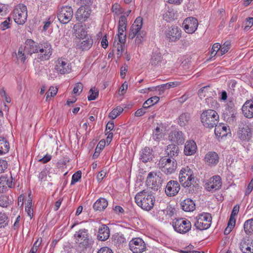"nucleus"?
I'll return each instance as SVG.
<instances>
[{"label": "nucleus", "mask_w": 253, "mask_h": 253, "mask_svg": "<svg viewBox=\"0 0 253 253\" xmlns=\"http://www.w3.org/2000/svg\"><path fill=\"white\" fill-rule=\"evenodd\" d=\"M134 199L136 204L146 211L151 210L155 202V198L152 192H149L146 190L137 193Z\"/></svg>", "instance_id": "1"}, {"label": "nucleus", "mask_w": 253, "mask_h": 253, "mask_svg": "<svg viewBox=\"0 0 253 253\" xmlns=\"http://www.w3.org/2000/svg\"><path fill=\"white\" fill-rule=\"evenodd\" d=\"M143 24V18L138 17L129 29L128 38L132 40L136 37L135 43L139 45L145 40L146 33L144 31H141Z\"/></svg>", "instance_id": "2"}, {"label": "nucleus", "mask_w": 253, "mask_h": 253, "mask_svg": "<svg viewBox=\"0 0 253 253\" xmlns=\"http://www.w3.org/2000/svg\"><path fill=\"white\" fill-rule=\"evenodd\" d=\"M75 242L77 247L81 251L88 248L92 244V241L89 238L88 230L85 228L81 229L76 232L74 235Z\"/></svg>", "instance_id": "3"}, {"label": "nucleus", "mask_w": 253, "mask_h": 253, "mask_svg": "<svg viewBox=\"0 0 253 253\" xmlns=\"http://www.w3.org/2000/svg\"><path fill=\"white\" fill-rule=\"evenodd\" d=\"M201 120L204 126L211 128L218 123L219 116L215 111L209 109L203 112L201 115Z\"/></svg>", "instance_id": "4"}, {"label": "nucleus", "mask_w": 253, "mask_h": 253, "mask_svg": "<svg viewBox=\"0 0 253 253\" xmlns=\"http://www.w3.org/2000/svg\"><path fill=\"white\" fill-rule=\"evenodd\" d=\"M158 167L167 174L173 173L177 168V162L174 158L168 156L161 158L158 164Z\"/></svg>", "instance_id": "5"}, {"label": "nucleus", "mask_w": 253, "mask_h": 253, "mask_svg": "<svg viewBox=\"0 0 253 253\" xmlns=\"http://www.w3.org/2000/svg\"><path fill=\"white\" fill-rule=\"evenodd\" d=\"M179 182L184 187H189L194 185L195 178L193 170L188 167L183 168L179 174Z\"/></svg>", "instance_id": "6"}, {"label": "nucleus", "mask_w": 253, "mask_h": 253, "mask_svg": "<svg viewBox=\"0 0 253 253\" xmlns=\"http://www.w3.org/2000/svg\"><path fill=\"white\" fill-rule=\"evenodd\" d=\"M27 8L23 4H19L15 6L13 11V16L15 23L19 25H23L27 18Z\"/></svg>", "instance_id": "7"}, {"label": "nucleus", "mask_w": 253, "mask_h": 253, "mask_svg": "<svg viewBox=\"0 0 253 253\" xmlns=\"http://www.w3.org/2000/svg\"><path fill=\"white\" fill-rule=\"evenodd\" d=\"M37 53V58L41 61L48 60L50 58L53 49L48 42H40Z\"/></svg>", "instance_id": "8"}, {"label": "nucleus", "mask_w": 253, "mask_h": 253, "mask_svg": "<svg viewBox=\"0 0 253 253\" xmlns=\"http://www.w3.org/2000/svg\"><path fill=\"white\" fill-rule=\"evenodd\" d=\"M172 226L175 231L184 234L188 232L191 228V223L186 218H175L172 222Z\"/></svg>", "instance_id": "9"}, {"label": "nucleus", "mask_w": 253, "mask_h": 253, "mask_svg": "<svg viewBox=\"0 0 253 253\" xmlns=\"http://www.w3.org/2000/svg\"><path fill=\"white\" fill-rule=\"evenodd\" d=\"M57 15L59 21L61 23L67 24L71 20L73 17V9L70 6H59Z\"/></svg>", "instance_id": "10"}, {"label": "nucleus", "mask_w": 253, "mask_h": 253, "mask_svg": "<svg viewBox=\"0 0 253 253\" xmlns=\"http://www.w3.org/2000/svg\"><path fill=\"white\" fill-rule=\"evenodd\" d=\"M211 216L209 213H203L196 217L195 226L197 229L204 230L210 227Z\"/></svg>", "instance_id": "11"}, {"label": "nucleus", "mask_w": 253, "mask_h": 253, "mask_svg": "<svg viewBox=\"0 0 253 253\" xmlns=\"http://www.w3.org/2000/svg\"><path fill=\"white\" fill-rule=\"evenodd\" d=\"M129 247L133 253H142L146 249L144 242L140 238L132 239L129 243Z\"/></svg>", "instance_id": "12"}, {"label": "nucleus", "mask_w": 253, "mask_h": 253, "mask_svg": "<svg viewBox=\"0 0 253 253\" xmlns=\"http://www.w3.org/2000/svg\"><path fill=\"white\" fill-rule=\"evenodd\" d=\"M182 25L187 33L193 34L197 29L198 26V20L193 17H188L184 20Z\"/></svg>", "instance_id": "13"}, {"label": "nucleus", "mask_w": 253, "mask_h": 253, "mask_svg": "<svg viewBox=\"0 0 253 253\" xmlns=\"http://www.w3.org/2000/svg\"><path fill=\"white\" fill-rule=\"evenodd\" d=\"M166 39L170 42H175L181 37V31L177 26L169 28L166 33Z\"/></svg>", "instance_id": "14"}, {"label": "nucleus", "mask_w": 253, "mask_h": 253, "mask_svg": "<svg viewBox=\"0 0 253 253\" xmlns=\"http://www.w3.org/2000/svg\"><path fill=\"white\" fill-rule=\"evenodd\" d=\"M238 135L240 139L243 141H248L252 137L251 128L246 124L239 125Z\"/></svg>", "instance_id": "15"}, {"label": "nucleus", "mask_w": 253, "mask_h": 253, "mask_svg": "<svg viewBox=\"0 0 253 253\" xmlns=\"http://www.w3.org/2000/svg\"><path fill=\"white\" fill-rule=\"evenodd\" d=\"M90 13L89 6H81L76 13V19L79 22H84L89 18Z\"/></svg>", "instance_id": "16"}, {"label": "nucleus", "mask_w": 253, "mask_h": 253, "mask_svg": "<svg viewBox=\"0 0 253 253\" xmlns=\"http://www.w3.org/2000/svg\"><path fill=\"white\" fill-rule=\"evenodd\" d=\"M221 187V178L219 176L215 175L210 179L209 182L206 184V188L212 192L220 189Z\"/></svg>", "instance_id": "17"}, {"label": "nucleus", "mask_w": 253, "mask_h": 253, "mask_svg": "<svg viewBox=\"0 0 253 253\" xmlns=\"http://www.w3.org/2000/svg\"><path fill=\"white\" fill-rule=\"evenodd\" d=\"M180 190V185L176 181L170 180L168 182L166 189V194L168 196H174L176 195Z\"/></svg>", "instance_id": "18"}, {"label": "nucleus", "mask_w": 253, "mask_h": 253, "mask_svg": "<svg viewBox=\"0 0 253 253\" xmlns=\"http://www.w3.org/2000/svg\"><path fill=\"white\" fill-rule=\"evenodd\" d=\"M157 180H160V178L157 175L156 173L150 172L148 174L146 182L147 186L151 189L158 190L160 185L159 182H157Z\"/></svg>", "instance_id": "19"}, {"label": "nucleus", "mask_w": 253, "mask_h": 253, "mask_svg": "<svg viewBox=\"0 0 253 253\" xmlns=\"http://www.w3.org/2000/svg\"><path fill=\"white\" fill-rule=\"evenodd\" d=\"M218 155L214 151L208 152L204 157L205 162L209 166H216L219 162Z\"/></svg>", "instance_id": "20"}, {"label": "nucleus", "mask_w": 253, "mask_h": 253, "mask_svg": "<svg viewBox=\"0 0 253 253\" xmlns=\"http://www.w3.org/2000/svg\"><path fill=\"white\" fill-rule=\"evenodd\" d=\"M56 71L61 74H65L69 73L71 68L67 62L62 59H58L55 66Z\"/></svg>", "instance_id": "21"}, {"label": "nucleus", "mask_w": 253, "mask_h": 253, "mask_svg": "<svg viewBox=\"0 0 253 253\" xmlns=\"http://www.w3.org/2000/svg\"><path fill=\"white\" fill-rule=\"evenodd\" d=\"M243 115L247 118H253V101L252 100H247L242 108Z\"/></svg>", "instance_id": "22"}, {"label": "nucleus", "mask_w": 253, "mask_h": 253, "mask_svg": "<svg viewBox=\"0 0 253 253\" xmlns=\"http://www.w3.org/2000/svg\"><path fill=\"white\" fill-rule=\"evenodd\" d=\"M240 249L243 253H253V241L243 239L240 244Z\"/></svg>", "instance_id": "23"}, {"label": "nucleus", "mask_w": 253, "mask_h": 253, "mask_svg": "<svg viewBox=\"0 0 253 253\" xmlns=\"http://www.w3.org/2000/svg\"><path fill=\"white\" fill-rule=\"evenodd\" d=\"M169 139L177 144H182L185 141V137L182 131L174 130L169 135Z\"/></svg>", "instance_id": "24"}, {"label": "nucleus", "mask_w": 253, "mask_h": 253, "mask_svg": "<svg viewBox=\"0 0 253 253\" xmlns=\"http://www.w3.org/2000/svg\"><path fill=\"white\" fill-rule=\"evenodd\" d=\"M92 39L90 37H87L79 40L77 42V46L82 50H87L92 46Z\"/></svg>", "instance_id": "25"}, {"label": "nucleus", "mask_w": 253, "mask_h": 253, "mask_svg": "<svg viewBox=\"0 0 253 253\" xmlns=\"http://www.w3.org/2000/svg\"><path fill=\"white\" fill-rule=\"evenodd\" d=\"M110 236V230L109 227L105 224L101 225L98 230L97 238L99 240L106 241Z\"/></svg>", "instance_id": "26"}, {"label": "nucleus", "mask_w": 253, "mask_h": 253, "mask_svg": "<svg viewBox=\"0 0 253 253\" xmlns=\"http://www.w3.org/2000/svg\"><path fill=\"white\" fill-rule=\"evenodd\" d=\"M197 145L193 140L187 141L185 144L184 153L187 156L195 154L197 150Z\"/></svg>", "instance_id": "27"}, {"label": "nucleus", "mask_w": 253, "mask_h": 253, "mask_svg": "<svg viewBox=\"0 0 253 253\" xmlns=\"http://www.w3.org/2000/svg\"><path fill=\"white\" fill-rule=\"evenodd\" d=\"M140 155V159L144 163L151 161L153 158L152 150L148 147H145L142 150Z\"/></svg>", "instance_id": "28"}, {"label": "nucleus", "mask_w": 253, "mask_h": 253, "mask_svg": "<svg viewBox=\"0 0 253 253\" xmlns=\"http://www.w3.org/2000/svg\"><path fill=\"white\" fill-rule=\"evenodd\" d=\"M182 209L186 212L192 211L195 209V204L191 199L187 198L182 201L181 204Z\"/></svg>", "instance_id": "29"}, {"label": "nucleus", "mask_w": 253, "mask_h": 253, "mask_svg": "<svg viewBox=\"0 0 253 253\" xmlns=\"http://www.w3.org/2000/svg\"><path fill=\"white\" fill-rule=\"evenodd\" d=\"M26 47L29 49V52L32 53H37L39 47L40 45V43H37L32 39H27L25 42Z\"/></svg>", "instance_id": "30"}, {"label": "nucleus", "mask_w": 253, "mask_h": 253, "mask_svg": "<svg viewBox=\"0 0 253 253\" xmlns=\"http://www.w3.org/2000/svg\"><path fill=\"white\" fill-rule=\"evenodd\" d=\"M214 129V133L216 136L218 137H223L226 136L227 135L228 127L223 124L216 125Z\"/></svg>", "instance_id": "31"}, {"label": "nucleus", "mask_w": 253, "mask_h": 253, "mask_svg": "<svg viewBox=\"0 0 253 253\" xmlns=\"http://www.w3.org/2000/svg\"><path fill=\"white\" fill-rule=\"evenodd\" d=\"M108 206V202L103 198H99L93 204V209L95 211H101L104 210Z\"/></svg>", "instance_id": "32"}, {"label": "nucleus", "mask_w": 253, "mask_h": 253, "mask_svg": "<svg viewBox=\"0 0 253 253\" xmlns=\"http://www.w3.org/2000/svg\"><path fill=\"white\" fill-rule=\"evenodd\" d=\"M168 156L172 158L173 156H177L179 153V148L175 144H169L166 150Z\"/></svg>", "instance_id": "33"}, {"label": "nucleus", "mask_w": 253, "mask_h": 253, "mask_svg": "<svg viewBox=\"0 0 253 253\" xmlns=\"http://www.w3.org/2000/svg\"><path fill=\"white\" fill-rule=\"evenodd\" d=\"M237 110L232 112H226L224 113V119L230 124H234L236 121Z\"/></svg>", "instance_id": "34"}, {"label": "nucleus", "mask_w": 253, "mask_h": 253, "mask_svg": "<svg viewBox=\"0 0 253 253\" xmlns=\"http://www.w3.org/2000/svg\"><path fill=\"white\" fill-rule=\"evenodd\" d=\"M9 149L8 141L2 136L0 137V155L7 153Z\"/></svg>", "instance_id": "35"}, {"label": "nucleus", "mask_w": 253, "mask_h": 253, "mask_svg": "<svg viewBox=\"0 0 253 253\" xmlns=\"http://www.w3.org/2000/svg\"><path fill=\"white\" fill-rule=\"evenodd\" d=\"M190 119V116L189 113H183L179 117L178 124L181 126H184L188 124Z\"/></svg>", "instance_id": "36"}, {"label": "nucleus", "mask_w": 253, "mask_h": 253, "mask_svg": "<svg viewBox=\"0 0 253 253\" xmlns=\"http://www.w3.org/2000/svg\"><path fill=\"white\" fill-rule=\"evenodd\" d=\"M125 43H121L119 42H116V39L115 40L113 50H117L118 57H121L122 56L124 50Z\"/></svg>", "instance_id": "37"}, {"label": "nucleus", "mask_w": 253, "mask_h": 253, "mask_svg": "<svg viewBox=\"0 0 253 253\" xmlns=\"http://www.w3.org/2000/svg\"><path fill=\"white\" fill-rule=\"evenodd\" d=\"M244 228L247 234L249 235L253 233V218L245 221L244 224Z\"/></svg>", "instance_id": "38"}, {"label": "nucleus", "mask_w": 253, "mask_h": 253, "mask_svg": "<svg viewBox=\"0 0 253 253\" xmlns=\"http://www.w3.org/2000/svg\"><path fill=\"white\" fill-rule=\"evenodd\" d=\"M175 12L172 9H169L163 15V19L167 22H170L175 18Z\"/></svg>", "instance_id": "39"}, {"label": "nucleus", "mask_w": 253, "mask_h": 253, "mask_svg": "<svg viewBox=\"0 0 253 253\" xmlns=\"http://www.w3.org/2000/svg\"><path fill=\"white\" fill-rule=\"evenodd\" d=\"M76 35L79 40L90 37L87 35V32L85 28L83 26H81L76 30Z\"/></svg>", "instance_id": "40"}, {"label": "nucleus", "mask_w": 253, "mask_h": 253, "mask_svg": "<svg viewBox=\"0 0 253 253\" xmlns=\"http://www.w3.org/2000/svg\"><path fill=\"white\" fill-rule=\"evenodd\" d=\"M180 84L178 82H169L165 84H163L158 87L160 88V91L164 92L165 89H169L171 87H176Z\"/></svg>", "instance_id": "41"}, {"label": "nucleus", "mask_w": 253, "mask_h": 253, "mask_svg": "<svg viewBox=\"0 0 253 253\" xmlns=\"http://www.w3.org/2000/svg\"><path fill=\"white\" fill-rule=\"evenodd\" d=\"M113 242L118 246L121 245L126 241V239L122 234L116 233L113 236Z\"/></svg>", "instance_id": "42"}, {"label": "nucleus", "mask_w": 253, "mask_h": 253, "mask_svg": "<svg viewBox=\"0 0 253 253\" xmlns=\"http://www.w3.org/2000/svg\"><path fill=\"white\" fill-rule=\"evenodd\" d=\"M159 100V97L156 96L152 97L147 99L143 105L144 108H148L156 104Z\"/></svg>", "instance_id": "43"}, {"label": "nucleus", "mask_w": 253, "mask_h": 253, "mask_svg": "<svg viewBox=\"0 0 253 253\" xmlns=\"http://www.w3.org/2000/svg\"><path fill=\"white\" fill-rule=\"evenodd\" d=\"M105 145V141L101 140L97 144L96 148L95 151L92 156L93 159H96L99 155L100 153L102 150L104 148V146Z\"/></svg>", "instance_id": "44"}, {"label": "nucleus", "mask_w": 253, "mask_h": 253, "mask_svg": "<svg viewBox=\"0 0 253 253\" xmlns=\"http://www.w3.org/2000/svg\"><path fill=\"white\" fill-rule=\"evenodd\" d=\"M127 20L125 15H122L119 19L118 30H126Z\"/></svg>", "instance_id": "45"}, {"label": "nucleus", "mask_w": 253, "mask_h": 253, "mask_svg": "<svg viewBox=\"0 0 253 253\" xmlns=\"http://www.w3.org/2000/svg\"><path fill=\"white\" fill-rule=\"evenodd\" d=\"M163 134L162 132V129L158 126H157L155 130L153 131L152 134V138L156 141H159L162 138Z\"/></svg>", "instance_id": "46"}, {"label": "nucleus", "mask_w": 253, "mask_h": 253, "mask_svg": "<svg viewBox=\"0 0 253 253\" xmlns=\"http://www.w3.org/2000/svg\"><path fill=\"white\" fill-rule=\"evenodd\" d=\"M161 55L160 53H154L151 59V64L153 66L159 65L161 62Z\"/></svg>", "instance_id": "47"}, {"label": "nucleus", "mask_w": 253, "mask_h": 253, "mask_svg": "<svg viewBox=\"0 0 253 253\" xmlns=\"http://www.w3.org/2000/svg\"><path fill=\"white\" fill-rule=\"evenodd\" d=\"M124 109L121 107H117L111 111L109 114V117L112 119L116 118L123 111Z\"/></svg>", "instance_id": "48"}, {"label": "nucleus", "mask_w": 253, "mask_h": 253, "mask_svg": "<svg viewBox=\"0 0 253 253\" xmlns=\"http://www.w3.org/2000/svg\"><path fill=\"white\" fill-rule=\"evenodd\" d=\"M118 39L121 43H125L126 41V31L123 30L122 29L118 30L117 34Z\"/></svg>", "instance_id": "49"}, {"label": "nucleus", "mask_w": 253, "mask_h": 253, "mask_svg": "<svg viewBox=\"0 0 253 253\" xmlns=\"http://www.w3.org/2000/svg\"><path fill=\"white\" fill-rule=\"evenodd\" d=\"M8 217L4 213L0 212V228L5 227L8 224Z\"/></svg>", "instance_id": "50"}, {"label": "nucleus", "mask_w": 253, "mask_h": 253, "mask_svg": "<svg viewBox=\"0 0 253 253\" xmlns=\"http://www.w3.org/2000/svg\"><path fill=\"white\" fill-rule=\"evenodd\" d=\"M89 93H90L88 96L87 99L89 101L95 100L99 95V91L97 89H95V88H91L89 91Z\"/></svg>", "instance_id": "51"}, {"label": "nucleus", "mask_w": 253, "mask_h": 253, "mask_svg": "<svg viewBox=\"0 0 253 253\" xmlns=\"http://www.w3.org/2000/svg\"><path fill=\"white\" fill-rule=\"evenodd\" d=\"M230 42L229 41L225 42L220 48V55H222L229 50L230 48Z\"/></svg>", "instance_id": "52"}, {"label": "nucleus", "mask_w": 253, "mask_h": 253, "mask_svg": "<svg viewBox=\"0 0 253 253\" xmlns=\"http://www.w3.org/2000/svg\"><path fill=\"white\" fill-rule=\"evenodd\" d=\"M58 91V88L56 87L50 86L48 92L46 93V100H47L49 97L55 96Z\"/></svg>", "instance_id": "53"}, {"label": "nucleus", "mask_w": 253, "mask_h": 253, "mask_svg": "<svg viewBox=\"0 0 253 253\" xmlns=\"http://www.w3.org/2000/svg\"><path fill=\"white\" fill-rule=\"evenodd\" d=\"M81 176L82 172L80 170L75 172L72 176L71 185L75 184L76 182H78L81 178Z\"/></svg>", "instance_id": "54"}, {"label": "nucleus", "mask_w": 253, "mask_h": 253, "mask_svg": "<svg viewBox=\"0 0 253 253\" xmlns=\"http://www.w3.org/2000/svg\"><path fill=\"white\" fill-rule=\"evenodd\" d=\"M5 179H6L5 176H1L0 177V193H4L7 190V187L4 183Z\"/></svg>", "instance_id": "55"}, {"label": "nucleus", "mask_w": 253, "mask_h": 253, "mask_svg": "<svg viewBox=\"0 0 253 253\" xmlns=\"http://www.w3.org/2000/svg\"><path fill=\"white\" fill-rule=\"evenodd\" d=\"M83 89V84L81 83H78L76 84L73 92L74 94L79 95L82 91Z\"/></svg>", "instance_id": "56"}, {"label": "nucleus", "mask_w": 253, "mask_h": 253, "mask_svg": "<svg viewBox=\"0 0 253 253\" xmlns=\"http://www.w3.org/2000/svg\"><path fill=\"white\" fill-rule=\"evenodd\" d=\"M112 10L113 12L115 13L117 15H119L123 13L120 5L116 3L112 5Z\"/></svg>", "instance_id": "57"}, {"label": "nucleus", "mask_w": 253, "mask_h": 253, "mask_svg": "<svg viewBox=\"0 0 253 253\" xmlns=\"http://www.w3.org/2000/svg\"><path fill=\"white\" fill-rule=\"evenodd\" d=\"M220 47L221 45L219 43H215L213 44L211 48V55L214 56L219 50H220Z\"/></svg>", "instance_id": "58"}, {"label": "nucleus", "mask_w": 253, "mask_h": 253, "mask_svg": "<svg viewBox=\"0 0 253 253\" xmlns=\"http://www.w3.org/2000/svg\"><path fill=\"white\" fill-rule=\"evenodd\" d=\"M235 110H236V109L235 108L234 103L232 101H229L227 103L225 106V112H232Z\"/></svg>", "instance_id": "59"}, {"label": "nucleus", "mask_w": 253, "mask_h": 253, "mask_svg": "<svg viewBox=\"0 0 253 253\" xmlns=\"http://www.w3.org/2000/svg\"><path fill=\"white\" fill-rule=\"evenodd\" d=\"M18 58L23 62H24L26 57L23 53V48L21 46L19 48L18 52Z\"/></svg>", "instance_id": "60"}, {"label": "nucleus", "mask_w": 253, "mask_h": 253, "mask_svg": "<svg viewBox=\"0 0 253 253\" xmlns=\"http://www.w3.org/2000/svg\"><path fill=\"white\" fill-rule=\"evenodd\" d=\"M47 170L45 169H43L39 175V179L41 181H44L46 180V178L47 174Z\"/></svg>", "instance_id": "61"}, {"label": "nucleus", "mask_w": 253, "mask_h": 253, "mask_svg": "<svg viewBox=\"0 0 253 253\" xmlns=\"http://www.w3.org/2000/svg\"><path fill=\"white\" fill-rule=\"evenodd\" d=\"M7 168V161L4 160L0 159V173L3 172Z\"/></svg>", "instance_id": "62"}, {"label": "nucleus", "mask_w": 253, "mask_h": 253, "mask_svg": "<svg viewBox=\"0 0 253 253\" xmlns=\"http://www.w3.org/2000/svg\"><path fill=\"white\" fill-rule=\"evenodd\" d=\"M42 240L39 242V239L34 244L33 247L31 248L30 252L31 253H36L38 249L41 244Z\"/></svg>", "instance_id": "63"}, {"label": "nucleus", "mask_w": 253, "mask_h": 253, "mask_svg": "<svg viewBox=\"0 0 253 253\" xmlns=\"http://www.w3.org/2000/svg\"><path fill=\"white\" fill-rule=\"evenodd\" d=\"M8 204L7 198L6 196L0 197V206L5 208L7 207Z\"/></svg>", "instance_id": "64"}]
</instances>
